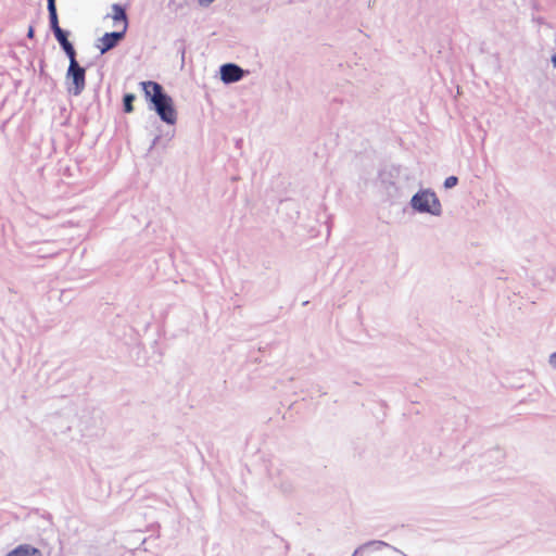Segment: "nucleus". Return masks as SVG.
Returning a JSON list of instances; mask_svg holds the SVG:
<instances>
[{
  "label": "nucleus",
  "instance_id": "9d476101",
  "mask_svg": "<svg viewBox=\"0 0 556 556\" xmlns=\"http://www.w3.org/2000/svg\"><path fill=\"white\" fill-rule=\"evenodd\" d=\"M135 99L136 96L134 93H126L124 96V111L126 113H131L134 111L132 102Z\"/></svg>",
  "mask_w": 556,
  "mask_h": 556
},
{
  "label": "nucleus",
  "instance_id": "4468645a",
  "mask_svg": "<svg viewBox=\"0 0 556 556\" xmlns=\"http://www.w3.org/2000/svg\"><path fill=\"white\" fill-rule=\"evenodd\" d=\"M198 1H199V3H200L201 5H208V4H210V3H212L214 0H198Z\"/></svg>",
  "mask_w": 556,
  "mask_h": 556
},
{
  "label": "nucleus",
  "instance_id": "2eb2a0df",
  "mask_svg": "<svg viewBox=\"0 0 556 556\" xmlns=\"http://www.w3.org/2000/svg\"><path fill=\"white\" fill-rule=\"evenodd\" d=\"M552 62H553L554 66L556 67V53L552 56Z\"/></svg>",
  "mask_w": 556,
  "mask_h": 556
},
{
  "label": "nucleus",
  "instance_id": "6e6552de",
  "mask_svg": "<svg viewBox=\"0 0 556 556\" xmlns=\"http://www.w3.org/2000/svg\"><path fill=\"white\" fill-rule=\"evenodd\" d=\"M7 556H42L41 552L30 545L23 544L11 551Z\"/></svg>",
  "mask_w": 556,
  "mask_h": 556
},
{
  "label": "nucleus",
  "instance_id": "0eeeda50",
  "mask_svg": "<svg viewBox=\"0 0 556 556\" xmlns=\"http://www.w3.org/2000/svg\"><path fill=\"white\" fill-rule=\"evenodd\" d=\"M54 35H55V38L58 39V41L60 42V45L62 46V48L64 49L67 56L70 59L75 58L76 53H75L74 47L67 40V36H66L65 31L62 28H58V31L54 33Z\"/></svg>",
  "mask_w": 556,
  "mask_h": 556
},
{
  "label": "nucleus",
  "instance_id": "1a4fd4ad",
  "mask_svg": "<svg viewBox=\"0 0 556 556\" xmlns=\"http://www.w3.org/2000/svg\"><path fill=\"white\" fill-rule=\"evenodd\" d=\"M48 11H49L51 28L53 29V33H56L58 28H61V27L59 26L55 0H48Z\"/></svg>",
  "mask_w": 556,
  "mask_h": 556
},
{
  "label": "nucleus",
  "instance_id": "f03ea898",
  "mask_svg": "<svg viewBox=\"0 0 556 556\" xmlns=\"http://www.w3.org/2000/svg\"><path fill=\"white\" fill-rule=\"evenodd\" d=\"M412 205L419 212L439 214L441 204L437 195L430 191H422L415 194L412 199Z\"/></svg>",
  "mask_w": 556,
  "mask_h": 556
},
{
  "label": "nucleus",
  "instance_id": "9b49d317",
  "mask_svg": "<svg viewBox=\"0 0 556 556\" xmlns=\"http://www.w3.org/2000/svg\"><path fill=\"white\" fill-rule=\"evenodd\" d=\"M456 184H457V177H455V176H450L444 181V186L446 188H452V187L456 186Z\"/></svg>",
  "mask_w": 556,
  "mask_h": 556
},
{
  "label": "nucleus",
  "instance_id": "f257e3e1",
  "mask_svg": "<svg viewBox=\"0 0 556 556\" xmlns=\"http://www.w3.org/2000/svg\"><path fill=\"white\" fill-rule=\"evenodd\" d=\"M141 87L147 99L153 103L161 119L174 124L176 122V111L170 97L163 92L162 86L155 81H142Z\"/></svg>",
  "mask_w": 556,
  "mask_h": 556
},
{
  "label": "nucleus",
  "instance_id": "7ed1b4c3",
  "mask_svg": "<svg viewBox=\"0 0 556 556\" xmlns=\"http://www.w3.org/2000/svg\"><path fill=\"white\" fill-rule=\"evenodd\" d=\"M85 68L78 65L75 58L70 59L67 78L72 80L73 87H70L68 90L75 96H78L85 89Z\"/></svg>",
  "mask_w": 556,
  "mask_h": 556
},
{
  "label": "nucleus",
  "instance_id": "39448f33",
  "mask_svg": "<svg viewBox=\"0 0 556 556\" xmlns=\"http://www.w3.org/2000/svg\"><path fill=\"white\" fill-rule=\"evenodd\" d=\"M243 77V70L236 64L228 63L220 67V78L224 83H235Z\"/></svg>",
  "mask_w": 556,
  "mask_h": 556
},
{
  "label": "nucleus",
  "instance_id": "20e7f679",
  "mask_svg": "<svg viewBox=\"0 0 556 556\" xmlns=\"http://www.w3.org/2000/svg\"><path fill=\"white\" fill-rule=\"evenodd\" d=\"M124 35L125 34L123 31L105 33L101 38H99L97 48L101 53H105L114 48Z\"/></svg>",
  "mask_w": 556,
  "mask_h": 556
},
{
  "label": "nucleus",
  "instance_id": "f8f14e48",
  "mask_svg": "<svg viewBox=\"0 0 556 556\" xmlns=\"http://www.w3.org/2000/svg\"><path fill=\"white\" fill-rule=\"evenodd\" d=\"M549 364L556 370V352L549 356Z\"/></svg>",
  "mask_w": 556,
  "mask_h": 556
},
{
  "label": "nucleus",
  "instance_id": "423d86ee",
  "mask_svg": "<svg viewBox=\"0 0 556 556\" xmlns=\"http://www.w3.org/2000/svg\"><path fill=\"white\" fill-rule=\"evenodd\" d=\"M111 17L115 24H121L122 28L119 31L125 34L128 26L125 9L119 4H113Z\"/></svg>",
  "mask_w": 556,
  "mask_h": 556
},
{
  "label": "nucleus",
  "instance_id": "ddd939ff",
  "mask_svg": "<svg viewBox=\"0 0 556 556\" xmlns=\"http://www.w3.org/2000/svg\"><path fill=\"white\" fill-rule=\"evenodd\" d=\"M34 34H35L34 27H33V26H30V27L28 28V31H27V37H28V38H33V37H34Z\"/></svg>",
  "mask_w": 556,
  "mask_h": 556
}]
</instances>
